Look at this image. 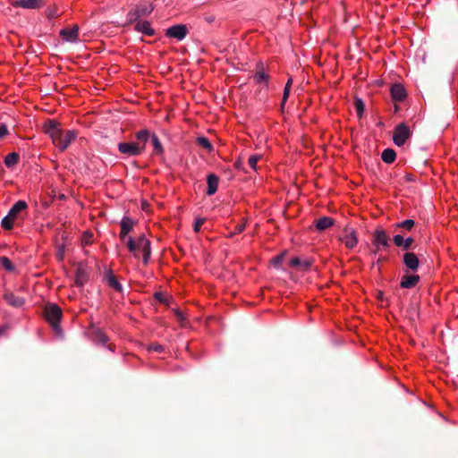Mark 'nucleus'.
<instances>
[{
  "label": "nucleus",
  "instance_id": "1a4fd4ad",
  "mask_svg": "<svg viewBox=\"0 0 458 458\" xmlns=\"http://www.w3.org/2000/svg\"><path fill=\"white\" fill-rule=\"evenodd\" d=\"M118 150L124 155L127 156H139L142 152L140 148L138 147V145L133 142H121L118 144Z\"/></svg>",
  "mask_w": 458,
  "mask_h": 458
},
{
  "label": "nucleus",
  "instance_id": "864d4df0",
  "mask_svg": "<svg viewBox=\"0 0 458 458\" xmlns=\"http://www.w3.org/2000/svg\"><path fill=\"white\" fill-rule=\"evenodd\" d=\"M155 298H156L158 301H160V302H165V297H164V295H163V293H155Z\"/></svg>",
  "mask_w": 458,
  "mask_h": 458
},
{
  "label": "nucleus",
  "instance_id": "f03ea898",
  "mask_svg": "<svg viewBox=\"0 0 458 458\" xmlns=\"http://www.w3.org/2000/svg\"><path fill=\"white\" fill-rule=\"evenodd\" d=\"M154 10L151 4L140 3L127 14V22L129 24L134 23L141 20L143 17H148Z\"/></svg>",
  "mask_w": 458,
  "mask_h": 458
},
{
  "label": "nucleus",
  "instance_id": "4468645a",
  "mask_svg": "<svg viewBox=\"0 0 458 458\" xmlns=\"http://www.w3.org/2000/svg\"><path fill=\"white\" fill-rule=\"evenodd\" d=\"M120 225H121L120 239L123 242H125L126 236L132 230V228L135 225V222L131 218H130L128 216H124L122 219Z\"/></svg>",
  "mask_w": 458,
  "mask_h": 458
},
{
  "label": "nucleus",
  "instance_id": "39448f33",
  "mask_svg": "<svg viewBox=\"0 0 458 458\" xmlns=\"http://www.w3.org/2000/svg\"><path fill=\"white\" fill-rule=\"evenodd\" d=\"M43 316L54 331H57V304L47 303L43 310Z\"/></svg>",
  "mask_w": 458,
  "mask_h": 458
},
{
  "label": "nucleus",
  "instance_id": "f8f14e48",
  "mask_svg": "<svg viewBox=\"0 0 458 458\" xmlns=\"http://www.w3.org/2000/svg\"><path fill=\"white\" fill-rule=\"evenodd\" d=\"M403 262L411 271H416L420 266V260L413 252H405L403 256Z\"/></svg>",
  "mask_w": 458,
  "mask_h": 458
},
{
  "label": "nucleus",
  "instance_id": "052dcab7",
  "mask_svg": "<svg viewBox=\"0 0 458 458\" xmlns=\"http://www.w3.org/2000/svg\"><path fill=\"white\" fill-rule=\"evenodd\" d=\"M65 199V196L64 194H59V200Z\"/></svg>",
  "mask_w": 458,
  "mask_h": 458
},
{
  "label": "nucleus",
  "instance_id": "f257e3e1",
  "mask_svg": "<svg viewBox=\"0 0 458 458\" xmlns=\"http://www.w3.org/2000/svg\"><path fill=\"white\" fill-rule=\"evenodd\" d=\"M63 226L65 228L62 233V241L63 242L59 243V260L63 259L64 257L71 252L73 249V240L75 233H73V228L72 227V224L69 223L67 226V223L64 222Z\"/></svg>",
  "mask_w": 458,
  "mask_h": 458
},
{
  "label": "nucleus",
  "instance_id": "c9c22d12",
  "mask_svg": "<svg viewBox=\"0 0 458 458\" xmlns=\"http://www.w3.org/2000/svg\"><path fill=\"white\" fill-rule=\"evenodd\" d=\"M55 193V190H52L51 193H47L46 195H44L42 197V199H41V202H42V205L45 207V208H48L53 200H54V197L55 195H52Z\"/></svg>",
  "mask_w": 458,
  "mask_h": 458
},
{
  "label": "nucleus",
  "instance_id": "a878e982",
  "mask_svg": "<svg viewBox=\"0 0 458 458\" xmlns=\"http://www.w3.org/2000/svg\"><path fill=\"white\" fill-rule=\"evenodd\" d=\"M290 266L298 267L300 270H307L311 266L310 260H301L298 257H294L290 260Z\"/></svg>",
  "mask_w": 458,
  "mask_h": 458
},
{
  "label": "nucleus",
  "instance_id": "cd10ccee",
  "mask_svg": "<svg viewBox=\"0 0 458 458\" xmlns=\"http://www.w3.org/2000/svg\"><path fill=\"white\" fill-rule=\"evenodd\" d=\"M396 157V153L393 148H386L381 154L382 160L386 164H392Z\"/></svg>",
  "mask_w": 458,
  "mask_h": 458
},
{
  "label": "nucleus",
  "instance_id": "13d9d810",
  "mask_svg": "<svg viewBox=\"0 0 458 458\" xmlns=\"http://www.w3.org/2000/svg\"><path fill=\"white\" fill-rule=\"evenodd\" d=\"M206 20L208 22H212L214 21V17L210 16V17H208Z\"/></svg>",
  "mask_w": 458,
  "mask_h": 458
},
{
  "label": "nucleus",
  "instance_id": "603ef678",
  "mask_svg": "<svg viewBox=\"0 0 458 458\" xmlns=\"http://www.w3.org/2000/svg\"><path fill=\"white\" fill-rule=\"evenodd\" d=\"M403 179L406 181V182H415L416 178H415V175L411 174H406L403 177Z\"/></svg>",
  "mask_w": 458,
  "mask_h": 458
},
{
  "label": "nucleus",
  "instance_id": "c756f323",
  "mask_svg": "<svg viewBox=\"0 0 458 458\" xmlns=\"http://www.w3.org/2000/svg\"><path fill=\"white\" fill-rule=\"evenodd\" d=\"M150 140L153 145L155 154L163 153V151H164L163 146L156 134H152L150 136Z\"/></svg>",
  "mask_w": 458,
  "mask_h": 458
},
{
  "label": "nucleus",
  "instance_id": "ddd939ff",
  "mask_svg": "<svg viewBox=\"0 0 458 458\" xmlns=\"http://www.w3.org/2000/svg\"><path fill=\"white\" fill-rule=\"evenodd\" d=\"M344 233L345 234L343 237H341V240L344 242L345 246L349 249H352L354 246H356L358 242V238L355 231L352 228H345Z\"/></svg>",
  "mask_w": 458,
  "mask_h": 458
},
{
  "label": "nucleus",
  "instance_id": "bf43d9fd",
  "mask_svg": "<svg viewBox=\"0 0 458 458\" xmlns=\"http://www.w3.org/2000/svg\"><path fill=\"white\" fill-rule=\"evenodd\" d=\"M317 63L319 66H322L324 64L321 62V59L320 58H318L317 59Z\"/></svg>",
  "mask_w": 458,
  "mask_h": 458
},
{
  "label": "nucleus",
  "instance_id": "b1692460",
  "mask_svg": "<svg viewBox=\"0 0 458 458\" xmlns=\"http://www.w3.org/2000/svg\"><path fill=\"white\" fill-rule=\"evenodd\" d=\"M88 281V273L82 267L79 266L76 268L75 274V284L78 286H83L85 283Z\"/></svg>",
  "mask_w": 458,
  "mask_h": 458
},
{
  "label": "nucleus",
  "instance_id": "473e14b6",
  "mask_svg": "<svg viewBox=\"0 0 458 458\" xmlns=\"http://www.w3.org/2000/svg\"><path fill=\"white\" fill-rule=\"evenodd\" d=\"M0 267L9 272H13L15 269L12 261L5 256L0 257Z\"/></svg>",
  "mask_w": 458,
  "mask_h": 458
},
{
  "label": "nucleus",
  "instance_id": "393cba45",
  "mask_svg": "<svg viewBox=\"0 0 458 458\" xmlns=\"http://www.w3.org/2000/svg\"><path fill=\"white\" fill-rule=\"evenodd\" d=\"M105 278L107 282V284L115 291L122 292L123 286L122 284L117 281L115 276L111 272L107 271L105 275Z\"/></svg>",
  "mask_w": 458,
  "mask_h": 458
},
{
  "label": "nucleus",
  "instance_id": "79ce46f5",
  "mask_svg": "<svg viewBox=\"0 0 458 458\" xmlns=\"http://www.w3.org/2000/svg\"><path fill=\"white\" fill-rule=\"evenodd\" d=\"M141 250H142V254H143V262H144V264H148V262L150 259V255H151L150 245L146 247V249H142Z\"/></svg>",
  "mask_w": 458,
  "mask_h": 458
},
{
  "label": "nucleus",
  "instance_id": "8fccbe9b",
  "mask_svg": "<svg viewBox=\"0 0 458 458\" xmlns=\"http://www.w3.org/2000/svg\"><path fill=\"white\" fill-rule=\"evenodd\" d=\"M290 90H291V88H288V87H284V94H283V100H282V104L284 105L285 103V101L287 100L288 97H289V94H290Z\"/></svg>",
  "mask_w": 458,
  "mask_h": 458
},
{
  "label": "nucleus",
  "instance_id": "f704fd0d",
  "mask_svg": "<svg viewBox=\"0 0 458 458\" xmlns=\"http://www.w3.org/2000/svg\"><path fill=\"white\" fill-rule=\"evenodd\" d=\"M135 241L139 250L146 249V247L150 245V242L146 238L144 233L139 235Z\"/></svg>",
  "mask_w": 458,
  "mask_h": 458
},
{
  "label": "nucleus",
  "instance_id": "5701e85b",
  "mask_svg": "<svg viewBox=\"0 0 458 458\" xmlns=\"http://www.w3.org/2000/svg\"><path fill=\"white\" fill-rule=\"evenodd\" d=\"M392 98L396 101H403L406 97V91L401 84H394L391 88Z\"/></svg>",
  "mask_w": 458,
  "mask_h": 458
},
{
  "label": "nucleus",
  "instance_id": "f3484780",
  "mask_svg": "<svg viewBox=\"0 0 458 458\" xmlns=\"http://www.w3.org/2000/svg\"><path fill=\"white\" fill-rule=\"evenodd\" d=\"M219 178L215 174H209L207 177L208 190L207 194L211 196L215 194L218 188Z\"/></svg>",
  "mask_w": 458,
  "mask_h": 458
},
{
  "label": "nucleus",
  "instance_id": "20e7f679",
  "mask_svg": "<svg viewBox=\"0 0 458 458\" xmlns=\"http://www.w3.org/2000/svg\"><path fill=\"white\" fill-rule=\"evenodd\" d=\"M40 128L46 135L52 139L53 143L55 144V141L57 140V119H42Z\"/></svg>",
  "mask_w": 458,
  "mask_h": 458
},
{
  "label": "nucleus",
  "instance_id": "dca6fc26",
  "mask_svg": "<svg viewBox=\"0 0 458 458\" xmlns=\"http://www.w3.org/2000/svg\"><path fill=\"white\" fill-rule=\"evenodd\" d=\"M420 282V276L418 275H405L402 277L401 287L411 289L417 285Z\"/></svg>",
  "mask_w": 458,
  "mask_h": 458
},
{
  "label": "nucleus",
  "instance_id": "6ab92c4d",
  "mask_svg": "<svg viewBox=\"0 0 458 458\" xmlns=\"http://www.w3.org/2000/svg\"><path fill=\"white\" fill-rule=\"evenodd\" d=\"M314 223H315L316 230L318 232H322V231H325L326 229L331 227L334 225L335 220L329 216H322V217L315 220Z\"/></svg>",
  "mask_w": 458,
  "mask_h": 458
},
{
  "label": "nucleus",
  "instance_id": "72a5a7b5",
  "mask_svg": "<svg viewBox=\"0 0 458 458\" xmlns=\"http://www.w3.org/2000/svg\"><path fill=\"white\" fill-rule=\"evenodd\" d=\"M15 220L16 219L14 217L10 216V215L7 214L1 222L2 227L5 230H11L13 227Z\"/></svg>",
  "mask_w": 458,
  "mask_h": 458
},
{
  "label": "nucleus",
  "instance_id": "a19ab883",
  "mask_svg": "<svg viewBox=\"0 0 458 458\" xmlns=\"http://www.w3.org/2000/svg\"><path fill=\"white\" fill-rule=\"evenodd\" d=\"M260 159V156L259 155H252L249 157V160H248V163L250 165V166L253 169H257V163L258 161Z\"/></svg>",
  "mask_w": 458,
  "mask_h": 458
},
{
  "label": "nucleus",
  "instance_id": "423d86ee",
  "mask_svg": "<svg viewBox=\"0 0 458 458\" xmlns=\"http://www.w3.org/2000/svg\"><path fill=\"white\" fill-rule=\"evenodd\" d=\"M253 81L257 84H264L266 89L268 88V81L270 79V76L268 72L265 69V65L262 62H259L256 64V72L252 75Z\"/></svg>",
  "mask_w": 458,
  "mask_h": 458
},
{
  "label": "nucleus",
  "instance_id": "0eeeda50",
  "mask_svg": "<svg viewBox=\"0 0 458 458\" xmlns=\"http://www.w3.org/2000/svg\"><path fill=\"white\" fill-rule=\"evenodd\" d=\"M389 240L387 233L384 229L377 228L373 233V244L377 246L374 253H377L379 250L380 246L384 248L389 247Z\"/></svg>",
  "mask_w": 458,
  "mask_h": 458
},
{
  "label": "nucleus",
  "instance_id": "37998d69",
  "mask_svg": "<svg viewBox=\"0 0 458 458\" xmlns=\"http://www.w3.org/2000/svg\"><path fill=\"white\" fill-rule=\"evenodd\" d=\"M245 227H246L245 223L241 224V225H237L235 226V228H234V231H233V232H232V233H230V234H229L228 236H229V237H232V236H233V235H234V234H237V233H242V232L244 231V229H245Z\"/></svg>",
  "mask_w": 458,
  "mask_h": 458
},
{
  "label": "nucleus",
  "instance_id": "0e129e2a",
  "mask_svg": "<svg viewBox=\"0 0 458 458\" xmlns=\"http://www.w3.org/2000/svg\"><path fill=\"white\" fill-rule=\"evenodd\" d=\"M108 349H109V350H111V351H113V345H112V344H109V345H108Z\"/></svg>",
  "mask_w": 458,
  "mask_h": 458
},
{
  "label": "nucleus",
  "instance_id": "e433bc0d",
  "mask_svg": "<svg viewBox=\"0 0 458 458\" xmlns=\"http://www.w3.org/2000/svg\"><path fill=\"white\" fill-rule=\"evenodd\" d=\"M92 242H93V233L89 231L84 232L82 234V237H81L82 246L90 245Z\"/></svg>",
  "mask_w": 458,
  "mask_h": 458
},
{
  "label": "nucleus",
  "instance_id": "4be33fe9",
  "mask_svg": "<svg viewBox=\"0 0 458 458\" xmlns=\"http://www.w3.org/2000/svg\"><path fill=\"white\" fill-rule=\"evenodd\" d=\"M4 299L14 308H20L24 304V299L19 296H15L13 293H5Z\"/></svg>",
  "mask_w": 458,
  "mask_h": 458
},
{
  "label": "nucleus",
  "instance_id": "7c9ffc66",
  "mask_svg": "<svg viewBox=\"0 0 458 458\" xmlns=\"http://www.w3.org/2000/svg\"><path fill=\"white\" fill-rule=\"evenodd\" d=\"M199 146L202 147L203 148L207 149L208 152L213 151L214 148L209 141V140L206 137H198L196 140Z\"/></svg>",
  "mask_w": 458,
  "mask_h": 458
},
{
  "label": "nucleus",
  "instance_id": "69168bd1",
  "mask_svg": "<svg viewBox=\"0 0 458 458\" xmlns=\"http://www.w3.org/2000/svg\"><path fill=\"white\" fill-rule=\"evenodd\" d=\"M202 59H198V64H201Z\"/></svg>",
  "mask_w": 458,
  "mask_h": 458
},
{
  "label": "nucleus",
  "instance_id": "6e6552de",
  "mask_svg": "<svg viewBox=\"0 0 458 458\" xmlns=\"http://www.w3.org/2000/svg\"><path fill=\"white\" fill-rule=\"evenodd\" d=\"M77 137L75 131H62L59 129V150H64L68 148L69 144Z\"/></svg>",
  "mask_w": 458,
  "mask_h": 458
},
{
  "label": "nucleus",
  "instance_id": "ea45409f",
  "mask_svg": "<svg viewBox=\"0 0 458 458\" xmlns=\"http://www.w3.org/2000/svg\"><path fill=\"white\" fill-rule=\"evenodd\" d=\"M148 350L156 352H163L165 351V347L157 343H151L148 344Z\"/></svg>",
  "mask_w": 458,
  "mask_h": 458
},
{
  "label": "nucleus",
  "instance_id": "4c0bfd02",
  "mask_svg": "<svg viewBox=\"0 0 458 458\" xmlns=\"http://www.w3.org/2000/svg\"><path fill=\"white\" fill-rule=\"evenodd\" d=\"M354 106L357 112L358 116H361L365 110V105L360 98H356L354 101Z\"/></svg>",
  "mask_w": 458,
  "mask_h": 458
},
{
  "label": "nucleus",
  "instance_id": "49530a36",
  "mask_svg": "<svg viewBox=\"0 0 458 458\" xmlns=\"http://www.w3.org/2000/svg\"><path fill=\"white\" fill-rule=\"evenodd\" d=\"M403 237L400 234H396L395 236H394V243L397 246V247H403Z\"/></svg>",
  "mask_w": 458,
  "mask_h": 458
},
{
  "label": "nucleus",
  "instance_id": "2f4dec72",
  "mask_svg": "<svg viewBox=\"0 0 458 458\" xmlns=\"http://www.w3.org/2000/svg\"><path fill=\"white\" fill-rule=\"evenodd\" d=\"M124 242L126 243V246H127L129 251L133 253L135 258H138L139 256H138L137 251L139 250V249L136 245L135 239L129 237L128 239L125 240Z\"/></svg>",
  "mask_w": 458,
  "mask_h": 458
},
{
  "label": "nucleus",
  "instance_id": "412c9836",
  "mask_svg": "<svg viewBox=\"0 0 458 458\" xmlns=\"http://www.w3.org/2000/svg\"><path fill=\"white\" fill-rule=\"evenodd\" d=\"M27 208H28V205H27L26 201L19 200L11 208L8 214L10 215V216H13L15 219H17L19 217L20 214L22 211H25L27 209Z\"/></svg>",
  "mask_w": 458,
  "mask_h": 458
},
{
  "label": "nucleus",
  "instance_id": "9b49d317",
  "mask_svg": "<svg viewBox=\"0 0 458 458\" xmlns=\"http://www.w3.org/2000/svg\"><path fill=\"white\" fill-rule=\"evenodd\" d=\"M79 27L73 25L72 28H64L59 30V37L66 42H73L78 38Z\"/></svg>",
  "mask_w": 458,
  "mask_h": 458
},
{
  "label": "nucleus",
  "instance_id": "5fc2aeb1",
  "mask_svg": "<svg viewBox=\"0 0 458 458\" xmlns=\"http://www.w3.org/2000/svg\"><path fill=\"white\" fill-rule=\"evenodd\" d=\"M292 83H293V79L290 77L285 84L284 87H288V88H291L292 87Z\"/></svg>",
  "mask_w": 458,
  "mask_h": 458
},
{
  "label": "nucleus",
  "instance_id": "e2e57ef3",
  "mask_svg": "<svg viewBox=\"0 0 458 458\" xmlns=\"http://www.w3.org/2000/svg\"><path fill=\"white\" fill-rule=\"evenodd\" d=\"M200 54H205V49L203 47L200 48Z\"/></svg>",
  "mask_w": 458,
  "mask_h": 458
},
{
  "label": "nucleus",
  "instance_id": "338daca9",
  "mask_svg": "<svg viewBox=\"0 0 458 458\" xmlns=\"http://www.w3.org/2000/svg\"><path fill=\"white\" fill-rule=\"evenodd\" d=\"M58 334H59V337H60L61 336V329L60 328H59Z\"/></svg>",
  "mask_w": 458,
  "mask_h": 458
},
{
  "label": "nucleus",
  "instance_id": "6e6d98bb",
  "mask_svg": "<svg viewBox=\"0 0 458 458\" xmlns=\"http://www.w3.org/2000/svg\"><path fill=\"white\" fill-rule=\"evenodd\" d=\"M5 329H6V327H5V326L0 327V335L4 334V332L5 331Z\"/></svg>",
  "mask_w": 458,
  "mask_h": 458
},
{
  "label": "nucleus",
  "instance_id": "680f3d73",
  "mask_svg": "<svg viewBox=\"0 0 458 458\" xmlns=\"http://www.w3.org/2000/svg\"><path fill=\"white\" fill-rule=\"evenodd\" d=\"M58 312H59V319H60V318H61V315H62V310H61V309H60V308H59V310H58Z\"/></svg>",
  "mask_w": 458,
  "mask_h": 458
},
{
  "label": "nucleus",
  "instance_id": "de8ad7c7",
  "mask_svg": "<svg viewBox=\"0 0 458 458\" xmlns=\"http://www.w3.org/2000/svg\"><path fill=\"white\" fill-rule=\"evenodd\" d=\"M8 134V128L5 123H0V139H3Z\"/></svg>",
  "mask_w": 458,
  "mask_h": 458
},
{
  "label": "nucleus",
  "instance_id": "4d7b16f0",
  "mask_svg": "<svg viewBox=\"0 0 458 458\" xmlns=\"http://www.w3.org/2000/svg\"><path fill=\"white\" fill-rule=\"evenodd\" d=\"M235 165V167H236V168L240 169V168H241L242 164H241V162H240V161H237V162L235 163V165Z\"/></svg>",
  "mask_w": 458,
  "mask_h": 458
},
{
  "label": "nucleus",
  "instance_id": "aec40b11",
  "mask_svg": "<svg viewBox=\"0 0 458 458\" xmlns=\"http://www.w3.org/2000/svg\"><path fill=\"white\" fill-rule=\"evenodd\" d=\"M135 23H136L135 24V30L137 31L141 32V33H143L145 35H148V36L154 35L155 31L151 28L149 21L140 20V21H137Z\"/></svg>",
  "mask_w": 458,
  "mask_h": 458
},
{
  "label": "nucleus",
  "instance_id": "9d476101",
  "mask_svg": "<svg viewBox=\"0 0 458 458\" xmlns=\"http://www.w3.org/2000/svg\"><path fill=\"white\" fill-rule=\"evenodd\" d=\"M188 33V29L184 24L172 26L166 30L165 35L169 38H174L179 40L184 38Z\"/></svg>",
  "mask_w": 458,
  "mask_h": 458
},
{
  "label": "nucleus",
  "instance_id": "58836bf2",
  "mask_svg": "<svg viewBox=\"0 0 458 458\" xmlns=\"http://www.w3.org/2000/svg\"><path fill=\"white\" fill-rule=\"evenodd\" d=\"M414 225H415V222L412 219H406L397 225L398 227L403 228L408 231L411 230Z\"/></svg>",
  "mask_w": 458,
  "mask_h": 458
},
{
  "label": "nucleus",
  "instance_id": "09e8293b",
  "mask_svg": "<svg viewBox=\"0 0 458 458\" xmlns=\"http://www.w3.org/2000/svg\"><path fill=\"white\" fill-rule=\"evenodd\" d=\"M283 259H284V255H278V256L275 257V258L271 260V262H272V264H273L274 266L278 267V266L282 263Z\"/></svg>",
  "mask_w": 458,
  "mask_h": 458
},
{
  "label": "nucleus",
  "instance_id": "c03bdc74",
  "mask_svg": "<svg viewBox=\"0 0 458 458\" xmlns=\"http://www.w3.org/2000/svg\"><path fill=\"white\" fill-rule=\"evenodd\" d=\"M414 240L411 237H408L403 240V249L408 250L411 248Z\"/></svg>",
  "mask_w": 458,
  "mask_h": 458
},
{
  "label": "nucleus",
  "instance_id": "bb28decb",
  "mask_svg": "<svg viewBox=\"0 0 458 458\" xmlns=\"http://www.w3.org/2000/svg\"><path fill=\"white\" fill-rule=\"evenodd\" d=\"M15 6L22 8L36 9L40 5L39 0H17L14 4Z\"/></svg>",
  "mask_w": 458,
  "mask_h": 458
},
{
  "label": "nucleus",
  "instance_id": "7ed1b4c3",
  "mask_svg": "<svg viewBox=\"0 0 458 458\" xmlns=\"http://www.w3.org/2000/svg\"><path fill=\"white\" fill-rule=\"evenodd\" d=\"M411 136L410 128L406 123H402L394 128L393 140L396 146L401 147Z\"/></svg>",
  "mask_w": 458,
  "mask_h": 458
},
{
  "label": "nucleus",
  "instance_id": "a18cd8bd",
  "mask_svg": "<svg viewBox=\"0 0 458 458\" xmlns=\"http://www.w3.org/2000/svg\"><path fill=\"white\" fill-rule=\"evenodd\" d=\"M204 222H205V218L199 217V218L196 219L195 224H194V231L196 233L199 232V230L201 228L202 225L204 224Z\"/></svg>",
  "mask_w": 458,
  "mask_h": 458
},
{
  "label": "nucleus",
  "instance_id": "a211bd4d",
  "mask_svg": "<svg viewBox=\"0 0 458 458\" xmlns=\"http://www.w3.org/2000/svg\"><path fill=\"white\" fill-rule=\"evenodd\" d=\"M90 335L95 343L105 345L108 342L107 335L98 327H92Z\"/></svg>",
  "mask_w": 458,
  "mask_h": 458
},
{
  "label": "nucleus",
  "instance_id": "2eb2a0df",
  "mask_svg": "<svg viewBox=\"0 0 458 458\" xmlns=\"http://www.w3.org/2000/svg\"><path fill=\"white\" fill-rule=\"evenodd\" d=\"M150 131L148 130H140L136 132L135 138L136 141H134L138 147L140 148L141 152L145 150L146 143L150 139Z\"/></svg>",
  "mask_w": 458,
  "mask_h": 458
},
{
  "label": "nucleus",
  "instance_id": "774afa93",
  "mask_svg": "<svg viewBox=\"0 0 458 458\" xmlns=\"http://www.w3.org/2000/svg\"><path fill=\"white\" fill-rule=\"evenodd\" d=\"M58 94H59V95H60V94L64 95V93H62L60 90L58 91Z\"/></svg>",
  "mask_w": 458,
  "mask_h": 458
},
{
  "label": "nucleus",
  "instance_id": "c85d7f7f",
  "mask_svg": "<svg viewBox=\"0 0 458 458\" xmlns=\"http://www.w3.org/2000/svg\"><path fill=\"white\" fill-rule=\"evenodd\" d=\"M20 160V156L18 153L16 152H12L10 154H8L5 158H4V164L7 167H13L15 165L18 164Z\"/></svg>",
  "mask_w": 458,
  "mask_h": 458
},
{
  "label": "nucleus",
  "instance_id": "3c124183",
  "mask_svg": "<svg viewBox=\"0 0 458 458\" xmlns=\"http://www.w3.org/2000/svg\"><path fill=\"white\" fill-rule=\"evenodd\" d=\"M174 315L180 322H182L185 319L182 312L179 310H174Z\"/></svg>",
  "mask_w": 458,
  "mask_h": 458
}]
</instances>
